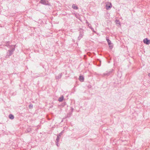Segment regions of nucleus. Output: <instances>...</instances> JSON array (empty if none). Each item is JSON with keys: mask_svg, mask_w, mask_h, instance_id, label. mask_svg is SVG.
I'll use <instances>...</instances> for the list:
<instances>
[{"mask_svg": "<svg viewBox=\"0 0 150 150\" xmlns=\"http://www.w3.org/2000/svg\"><path fill=\"white\" fill-rule=\"evenodd\" d=\"M59 141H56V145L57 146H59Z\"/></svg>", "mask_w": 150, "mask_h": 150, "instance_id": "412c9836", "label": "nucleus"}, {"mask_svg": "<svg viewBox=\"0 0 150 150\" xmlns=\"http://www.w3.org/2000/svg\"><path fill=\"white\" fill-rule=\"evenodd\" d=\"M81 30L80 31L79 35L78 38V40L79 41L83 36L84 30L82 28L80 29Z\"/></svg>", "mask_w": 150, "mask_h": 150, "instance_id": "7ed1b4c3", "label": "nucleus"}, {"mask_svg": "<svg viewBox=\"0 0 150 150\" xmlns=\"http://www.w3.org/2000/svg\"><path fill=\"white\" fill-rule=\"evenodd\" d=\"M62 76V74L60 73L59 74L58 76H56V79H60Z\"/></svg>", "mask_w": 150, "mask_h": 150, "instance_id": "1a4fd4ad", "label": "nucleus"}, {"mask_svg": "<svg viewBox=\"0 0 150 150\" xmlns=\"http://www.w3.org/2000/svg\"><path fill=\"white\" fill-rule=\"evenodd\" d=\"M115 22L117 24H119V25H120V23L119 20H116Z\"/></svg>", "mask_w": 150, "mask_h": 150, "instance_id": "a211bd4d", "label": "nucleus"}, {"mask_svg": "<svg viewBox=\"0 0 150 150\" xmlns=\"http://www.w3.org/2000/svg\"><path fill=\"white\" fill-rule=\"evenodd\" d=\"M113 71L114 70L113 69H112L109 71H107L103 74H102L101 76L103 77L108 76L111 75Z\"/></svg>", "mask_w": 150, "mask_h": 150, "instance_id": "f03ea898", "label": "nucleus"}, {"mask_svg": "<svg viewBox=\"0 0 150 150\" xmlns=\"http://www.w3.org/2000/svg\"><path fill=\"white\" fill-rule=\"evenodd\" d=\"M98 62L100 63V64L99 65H98V66H100V63H101V61L98 59Z\"/></svg>", "mask_w": 150, "mask_h": 150, "instance_id": "5701e85b", "label": "nucleus"}, {"mask_svg": "<svg viewBox=\"0 0 150 150\" xmlns=\"http://www.w3.org/2000/svg\"><path fill=\"white\" fill-rule=\"evenodd\" d=\"M9 118L10 119L13 120L14 118V116L13 115L10 114L9 115Z\"/></svg>", "mask_w": 150, "mask_h": 150, "instance_id": "f8f14e48", "label": "nucleus"}, {"mask_svg": "<svg viewBox=\"0 0 150 150\" xmlns=\"http://www.w3.org/2000/svg\"><path fill=\"white\" fill-rule=\"evenodd\" d=\"M88 27L89 28L91 29V30L93 32L95 33H96V32L94 30V29L92 27L90 24L88 23Z\"/></svg>", "mask_w": 150, "mask_h": 150, "instance_id": "6e6552de", "label": "nucleus"}, {"mask_svg": "<svg viewBox=\"0 0 150 150\" xmlns=\"http://www.w3.org/2000/svg\"><path fill=\"white\" fill-rule=\"evenodd\" d=\"M109 45V47L110 48V49H112L113 47L112 46L110 45Z\"/></svg>", "mask_w": 150, "mask_h": 150, "instance_id": "4be33fe9", "label": "nucleus"}, {"mask_svg": "<svg viewBox=\"0 0 150 150\" xmlns=\"http://www.w3.org/2000/svg\"><path fill=\"white\" fill-rule=\"evenodd\" d=\"M64 100V97L63 96H62L60 97L58 99V100L59 102H62Z\"/></svg>", "mask_w": 150, "mask_h": 150, "instance_id": "ddd939ff", "label": "nucleus"}, {"mask_svg": "<svg viewBox=\"0 0 150 150\" xmlns=\"http://www.w3.org/2000/svg\"><path fill=\"white\" fill-rule=\"evenodd\" d=\"M39 3L45 5H48V1L46 0H40Z\"/></svg>", "mask_w": 150, "mask_h": 150, "instance_id": "20e7f679", "label": "nucleus"}, {"mask_svg": "<svg viewBox=\"0 0 150 150\" xmlns=\"http://www.w3.org/2000/svg\"><path fill=\"white\" fill-rule=\"evenodd\" d=\"M16 45H11L9 46V48L10 49L8 50L7 52V55H6V57H9L10 56H11L13 53V52L15 50Z\"/></svg>", "mask_w": 150, "mask_h": 150, "instance_id": "f257e3e1", "label": "nucleus"}, {"mask_svg": "<svg viewBox=\"0 0 150 150\" xmlns=\"http://www.w3.org/2000/svg\"><path fill=\"white\" fill-rule=\"evenodd\" d=\"M79 80L81 82H83L84 81V77L83 76L80 75L79 77Z\"/></svg>", "mask_w": 150, "mask_h": 150, "instance_id": "423d86ee", "label": "nucleus"}, {"mask_svg": "<svg viewBox=\"0 0 150 150\" xmlns=\"http://www.w3.org/2000/svg\"><path fill=\"white\" fill-rule=\"evenodd\" d=\"M31 131V128L30 127H28L25 131L26 133H28L30 132Z\"/></svg>", "mask_w": 150, "mask_h": 150, "instance_id": "9b49d317", "label": "nucleus"}, {"mask_svg": "<svg viewBox=\"0 0 150 150\" xmlns=\"http://www.w3.org/2000/svg\"><path fill=\"white\" fill-rule=\"evenodd\" d=\"M64 132V130L62 131L60 133L57 134V136L60 137L61 135H62Z\"/></svg>", "mask_w": 150, "mask_h": 150, "instance_id": "dca6fc26", "label": "nucleus"}, {"mask_svg": "<svg viewBox=\"0 0 150 150\" xmlns=\"http://www.w3.org/2000/svg\"><path fill=\"white\" fill-rule=\"evenodd\" d=\"M106 40L107 41V42L108 43V45H110L111 44V41L109 39V38L107 37H106Z\"/></svg>", "mask_w": 150, "mask_h": 150, "instance_id": "9d476101", "label": "nucleus"}, {"mask_svg": "<svg viewBox=\"0 0 150 150\" xmlns=\"http://www.w3.org/2000/svg\"><path fill=\"white\" fill-rule=\"evenodd\" d=\"M33 108V105L32 104H30L29 106V108L30 109H32Z\"/></svg>", "mask_w": 150, "mask_h": 150, "instance_id": "f3484780", "label": "nucleus"}, {"mask_svg": "<svg viewBox=\"0 0 150 150\" xmlns=\"http://www.w3.org/2000/svg\"><path fill=\"white\" fill-rule=\"evenodd\" d=\"M148 76L149 77H150V73L148 74Z\"/></svg>", "mask_w": 150, "mask_h": 150, "instance_id": "393cba45", "label": "nucleus"}, {"mask_svg": "<svg viewBox=\"0 0 150 150\" xmlns=\"http://www.w3.org/2000/svg\"><path fill=\"white\" fill-rule=\"evenodd\" d=\"M112 6L111 3H110V5H108L107 4L106 5V8L107 10H108Z\"/></svg>", "mask_w": 150, "mask_h": 150, "instance_id": "0eeeda50", "label": "nucleus"}, {"mask_svg": "<svg viewBox=\"0 0 150 150\" xmlns=\"http://www.w3.org/2000/svg\"><path fill=\"white\" fill-rule=\"evenodd\" d=\"M10 42L9 41L8 42H6V46L7 47H8L9 48V46H10L11 45H9V43Z\"/></svg>", "mask_w": 150, "mask_h": 150, "instance_id": "2eb2a0df", "label": "nucleus"}, {"mask_svg": "<svg viewBox=\"0 0 150 150\" xmlns=\"http://www.w3.org/2000/svg\"><path fill=\"white\" fill-rule=\"evenodd\" d=\"M72 8L73 9L75 10H77L78 9V6H76L74 4H73L72 6Z\"/></svg>", "mask_w": 150, "mask_h": 150, "instance_id": "4468645a", "label": "nucleus"}, {"mask_svg": "<svg viewBox=\"0 0 150 150\" xmlns=\"http://www.w3.org/2000/svg\"><path fill=\"white\" fill-rule=\"evenodd\" d=\"M43 76L39 75H35V76H34V78H37L40 77V76Z\"/></svg>", "mask_w": 150, "mask_h": 150, "instance_id": "aec40b11", "label": "nucleus"}, {"mask_svg": "<svg viewBox=\"0 0 150 150\" xmlns=\"http://www.w3.org/2000/svg\"><path fill=\"white\" fill-rule=\"evenodd\" d=\"M144 43L146 45H149L150 44V40L147 38H145L143 40Z\"/></svg>", "mask_w": 150, "mask_h": 150, "instance_id": "39448f33", "label": "nucleus"}, {"mask_svg": "<svg viewBox=\"0 0 150 150\" xmlns=\"http://www.w3.org/2000/svg\"><path fill=\"white\" fill-rule=\"evenodd\" d=\"M86 23H88V22L87 21H86Z\"/></svg>", "mask_w": 150, "mask_h": 150, "instance_id": "a878e982", "label": "nucleus"}, {"mask_svg": "<svg viewBox=\"0 0 150 150\" xmlns=\"http://www.w3.org/2000/svg\"><path fill=\"white\" fill-rule=\"evenodd\" d=\"M60 137L59 136L57 135V138L56 139V141H59V139H60Z\"/></svg>", "mask_w": 150, "mask_h": 150, "instance_id": "6ab92c4d", "label": "nucleus"}, {"mask_svg": "<svg viewBox=\"0 0 150 150\" xmlns=\"http://www.w3.org/2000/svg\"><path fill=\"white\" fill-rule=\"evenodd\" d=\"M71 111L73 112V110H74L73 108H71Z\"/></svg>", "mask_w": 150, "mask_h": 150, "instance_id": "b1692460", "label": "nucleus"}]
</instances>
